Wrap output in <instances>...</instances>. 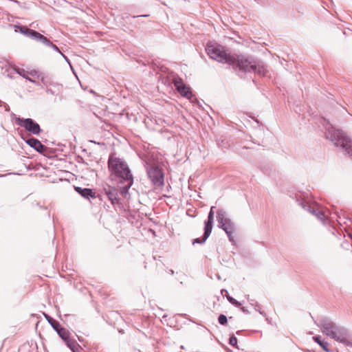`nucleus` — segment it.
Masks as SVG:
<instances>
[{
	"label": "nucleus",
	"instance_id": "f257e3e1",
	"mask_svg": "<svg viewBox=\"0 0 352 352\" xmlns=\"http://www.w3.org/2000/svg\"><path fill=\"white\" fill-rule=\"evenodd\" d=\"M206 50L212 59L221 63L229 64L234 68H239L245 72L256 71L258 67L260 72V68H263V66H260L255 60L242 54H232L225 47L217 43H208Z\"/></svg>",
	"mask_w": 352,
	"mask_h": 352
},
{
	"label": "nucleus",
	"instance_id": "f03ea898",
	"mask_svg": "<svg viewBox=\"0 0 352 352\" xmlns=\"http://www.w3.org/2000/svg\"><path fill=\"white\" fill-rule=\"evenodd\" d=\"M309 316L327 337L342 343L346 346L352 347V342L349 340L351 336L346 328L337 324L327 316H322L315 319L310 313Z\"/></svg>",
	"mask_w": 352,
	"mask_h": 352
},
{
	"label": "nucleus",
	"instance_id": "7ed1b4c3",
	"mask_svg": "<svg viewBox=\"0 0 352 352\" xmlns=\"http://www.w3.org/2000/svg\"><path fill=\"white\" fill-rule=\"evenodd\" d=\"M326 138L340 152L352 160V140L344 131L331 126L326 130Z\"/></svg>",
	"mask_w": 352,
	"mask_h": 352
},
{
	"label": "nucleus",
	"instance_id": "20e7f679",
	"mask_svg": "<svg viewBox=\"0 0 352 352\" xmlns=\"http://www.w3.org/2000/svg\"><path fill=\"white\" fill-rule=\"evenodd\" d=\"M108 167L111 175H114L129 183L126 187V190L132 185L133 177L130 173L127 164L121 159L111 155L108 160Z\"/></svg>",
	"mask_w": 352,
	"mask_h": 352
},
{
	"label": "nucleus",
	"instance_id": "39448f33",
	"mask_svg": "<svg viewBox=\"0 0 352 352\" xmlns=\"http://www.w3.org/2000/svg\"><path fill=\"white\" fill-rule=\"evenodd\" d=\"M328 212L329 210L318 204L309 194V214L315 217L323 225H326L329 222Z\"/></svg>",
	"mask_w": 352,
	"mask_h": 352
},
{
	"label": "nucleus",
	"instance_id": "423d86ee",
	"mask_svg": "<svg viewBox=\"0 0 352 352\" xmlns=\"http://www.w3.org/2000/svg\"><path fill=\"white\" fill-rule=\"evenodd\" d=\"M58 336L65 342L66 345L72 351V352H80L81 346L76 342V341L70 337L69 331L63 328L58 331Z\"/></svg>",
	"mask_w": 352,
	"mask_h": 352
},
{
	"label": "nucleus",
	"instance_id": "0eeeda50",
	"mask_svg": "<svg viewBox=\"0 0 352 352\" xmlns=\"http://www.w3.org/2000/svg\"><path fill=\"white\" fill-rule=\"evenodd\" d=\"M16 123L28 131L30 132L31 133L34 135H38L41 132V128L38 124L35 122L31 118H17L16 119Z\"/></svg>",
	"mask_w": 352,
	"mask_h": 352
},
{
	"label": "nucleus",
	"instance_id": "6e6552de",
	"mask_svg": "<svg viewBox=\"0 0 352 352\" xmlns=\"http://www.w3.org/2000/svg\"><path fill=\"white\" fill-rule=\"evenodd\" d=\"M218 221L221 228L226 232L230 240L233 241L235 228L230 219L226 218L223 214H219Z\"/></svg>",
	"mask_w": 352,
	"mask_h": 352
},
{
	"label": "nucleus",
	"instance_id": "1a4fd4ad",
	"mask_svg": "<svg viewBox=\"0 0 352 352\" xmlns=\"http://www.w3.org/2000/svg\"><path fill=\"white\" fill-rule=\"evenodd\" d=\"M148 175L154 185L157 186L164 185V173L157 166L153 165L148 170Z\"/></svg>",
	"mask_w": 352,
	"mask_h": 352
},
{
	"label": "nucleus",
	"instance_id": "9d476101",
	"mask_svg": "<svg viewBox=\"0 0 352 352\" xmlns=\"http://www.w3.org/2000/svg\"><path fill=\"white\" fill-rule=\"evenodd\" d=\"M214 207H212L208 214V220L205 221L204 234L202 239L197 238L193 241V244L204 243L210 235L212 230V222L214 218Z\"/></svg>",
	"mask_w": 352,
	"mask_h": 352
},
{
	"label": "nucleus",
	"instance_id": "9b49d317",
	"mask_svg": "<svg viewBox=\"0 0 352 352\" xmlns=\"http://www.w3.org/2000/svg\"><path fill=\"white\" fill-rule=\"evenodd\" d=\"M173 83L177 90L184 96L190 98L192 95L190 88L184 83L181 78H175Z\"/></svg>",
	"mask_w": 352,
	"mask_h": 352
},
{
	"label": "nucleus",
	"instance_id": "f8f14e48",
	"mask_svg": "<svg viewBox=\"0 0 352 352\" xmlns=\"http://www.w3.org/2000/svg\"><path fill=\"white\" fill-rule=\"evenodd\" d=\"M312 339L325 352H339L336 349L330 348L329 343L320 335L314 336Z\"/></svg>",
	"mask_w": 352,
	"mask_h": 352
},
{
	"label": "nucleus",
	"instance_id": "ddd939ff",
	"mask_svg": "<svg viewBox=\"0 0 352 352\" xmlns=\"http://www.w3.org/2000/svg\"><path fill=\"white\" fill-rule=\"evenodd\" d=\"M27 143L39 153H43L45 150V146H43L39 140L35 138H30L28 140Z\"/></svg>",
	"mask_w": 352,
	"mask_h": 352
},
{
	"label": "nucleus",
	"instance_id": "4468645a",
	"mask_svg": "<svg viewBox=\"0 0 352 352\" xmlns=\"http://www.w3.org/2000/svg\"><path fill=\"white\" fill-rule=\"evenodd\" d=\"M75 190L80 195L87 199H89V197L95 198L96 193L92 191L91 189L89 188H82L80 187H75Z\"/></svg>",
	"mask_w": 352,
	"mask_h": 352
},
{
	"label": "nucleus",
	"instance_id": "2eb2a0df",
	"mask_svg": "<svg viewBox=\"0 0 352 352\" xmlns=\"http://www.w3.org/2000/svg\"><path fill=\"white\" fill-rule=\"evenodd\" d=\"M34 36V38L41 41L43 43L50 45L51 42L43 35L38 32H30Z\"/></svg>",
	"mask_w": 352,
	"mask_h": 352
},
{
	"label": "nucleus",
	"instance_id": "dca6fc26",
	"mask_svg": "<svg viewBox=\"0 0 352 352\" xmlns=\"http://www.w3.org/2000/svg\"><path fill=\"white\" fill-rule=\"evenodd\" d=\"M14 70L16 72L17 74H19L20 76H23L25 79L32 82L34 81L29 77L28 72L25 71V69L21 68H15Z\"/></svg>",
	"mask_w": 352,
	"mask_h": 352
},
{
	"label": "nucleus",
	"instance_id": "f3484780",
	"mask_svg": "<svg viewBox=\"0 0 352 352\" xmlns=\"http://www.w3.org/2000/svg\"><path fill=\"white\" fill-rule=\"evenodd\" d=\"M19 30L21 33L30 36V37H32L34 38V36L32 33H30V32H36L35 30H31V29H29L28 28H25V27H19Z\"/></svg>",
	"mask_w": 352,
	"mask_h": 352
},
{
	"label": "nucleus",
	"instance_id": "a211bd4d",
	"mask_svg": "<svg viewBox=\"0 0 352 352\" xmlns=\"http://www.w3.org/2000/svg\"><path fill=\"white\" fill-rule=\"evenodd\" d=\"M218 321L221 324L225 325L228 322L227 317L223 314H221L218 318Z\"/></svg>",
	"mask_w": 352,
	"mask_h": 352
},
{
	"label": "nucleus",
	"instance_id": "6ab92c4d",
	"mask_svg": "<svg viewBox=\"0 0 352 352\" xmlns=\"http://www.w3.org/2000/svg\"><path fill=\"white\" fill-rule=\"evenodd\" d=\"M228 301L234 305L240 306L241 304L231 296H227Z\"/></svg>",
	"mask_w": 352,
	"mask_h": 352
},
{
	"label": "nucleus",
	"instance_id": "aec40b11",
	"mask_svg": "<svg viewBox=\"0 0 352 352\" xmlns=\"http://www.w3.org/2000/svg\"><path fill=\"white\" fill-rule=\"evenodd\" d=\"M52 325L53 328L56 331L57 333H58V331L59 329H63V327H60L59 323L58 322H56V321H54L52 323Z\"/></svg>",
	"mask_w": 352,
	"mask_h": 352
},
{
	"label": "nucleus",
	"instance_id": "412c9836",
	"mask_svg": "<svg viewBox=\"0 0 352 352\" xmlns=\"http://www.w3.org/2000/svg\"><path fill=\"white\" fill-rule=\"evenodd\" d=\"M229 343L230 345L235 346L237 344V339L236 337L232 336L229 340Z\"/></svg>",
	"mask_w": 352,
	"mask_h": 352
},
{
	"label": "nucleus",
	"instance_id": "4be33fe9",
	"mask_svg": "<svg viewBox=\"0 0 352 352\" xmlns=\"http://www.w3.org/2000/svg\"><path fill=\"white\" fill-rule=\"evenodd\" d=\"M108 196H109V199H111V203H112L113 204H116V203H118V199H117V198H116V197H113V195H112L111 192H109V193H108Z\"/></svg>",
	"mask_w": 352,
	"mask_h": 352
},
{
	"label": "nucleus",
	"instance_id": "5701e85b",
	"mask_svg": "<svg viewBox=\"0 0 352 352\" xmlns=\"http://www.w3.org/2000/svg\"><path fill=\"white\" fill-rule=\"evenodd\" d=\"M28 75H29V76H30L33 78H36V77L38 76V72H36V70H32L31 72H28Z\"/></svg>",
	"mask_w": 352,
	"mask_h": 352
},
{
	"label": "nucleus",
	"instance_id": "b1692460",
	"mask_svg": "<svg viewBox=\"0 0 352 352\" xmlns=\"http://www.w3.org/2000/svg\"><path fill=\"white\" fill-rule=\"evenodd\" d=\"M50 46H51L54 50H55L57 52H60L58 47L55 45H54L52 43H50Z\"/></svg>",
	"mask_w": 352,
	"mask_h": 352
},
{
	"label": "nucleus",
	"instance_id": "393cba45",
	"mask_svg": "<svg viewBox=\"0 0 352 352\" xmlns=\"http://www.w3.org/2000/svg\"><path fill=\"white\" fill-rule=\"evenodd\" d=\"M349 237L350 238V239H351V241H352V234H349Z\"/></svg>",
	"mask_w": 352,
	"mask_h": 352
}]
</instances>
